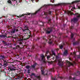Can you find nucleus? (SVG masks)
<instances>
[{
	"label": "nucleus",
	"instance_id": "nucleus-4",
	"mask_svg": "<svg viewBox=\"0 0 80 80\" xmlns=\"http://www.w3.org/2000/svg\"><path fill=\"white\" fill-rule=\"evenodd\" d=\"M23 31L24 32H27V31H28V32H30V31L28 29V25H27L25 26L24 29H23Z\"/></svg>",
	"mask_w": 80,
	"mask_h": 80
},
{
	"label": "nucleus",
	"instance_id": "nucleus-3",
	"mask_svg": "<svg viewBox=\"0 0 80 80\" xmlns=\"http://www.w3.org/2000/svg\"><path fill=\"white\" fill-rule=\"evenodd\" d=\"M46 33L47 34L50 33V32L52 31V28H46Z\"/></svg>",
	"mask_w": 80,
	"mask_h": 80
},
{
	"label": "nucleus",
	"instance_id": "nucleus-34",
	"mask_svg": "<svg viewBox=\"0 0 80 80\" xmlns=\"http://www.w3.org/2000/svg\"><path fill=\"white\" fill-rule=\"evenodd\" d=\"M8 3H10L11 4H12V1H10V0H8Z\"/></svg>",
	"mask_w": 80,
	"mask_h": 80
},
{
	"label": "nucleus",
	"instance_id": "nucleus-61",
	"mask_svg": "<svg viewBox=\"0 0 80 80\" xmlns=\"http://www.w3.org/2000/svg\"><path fill=\"white\" fill-rule=\"evenodd\" d=\"M46 43H43V45H46Z\"/></svg>",
	"mask_w": 80,
	"mask_h": 80
},
{
	"label": "nucleus",
	"instance_id": "nucleus-27",
	"mask_svg": "<svg viewBox=\"0 0 80 80\" xmlns=\"http://www.w3.org/2000/svg\"><path fill=\"white\" fill-rule=\"evenodd\" d=\"M71 38H73V36H74V34H73L72 33V32H71Z\"/></svg>",
	"mask_w": 80,
	"mask_h": 80
},
{
	"label": "nucleus",
	"instance_id": "nucleus-29",
	"mask_svg": "<svg viewBox=\"0 0 80 80\" xmlns=\"http://www.w3.org/2000/svg\"><path fill=\"white\" fill-rule=\"evenodd\" d=\"M59 47L60 49H62V48H63V45H61V46L59 45Z\"/></svg>",
	"mask_w": 80,
	"mask_h": 80
},
{
	"label": "nucleus",
	"instance_id": "nucleus-64",
	"mask_svg": "<svg viewBox=\"0 0 80 80\" xmlns=\"http://www.w3.org/2000/svg\"><path fill=\"white\" fill-rule=\"evenodd\" d=\"M48 53V51L47 52H46L47 53Z\"/></svg>",
	"mask_w": 80,
	"mask_h": 80
},
{
	"label": "nucleus",
	"instance_id": "nucleus-7",
	"mask_svg": "<svg viewBox=\"0 0 80 80\" xmlns=\"http://www.w3.org/2000/svg\"><path fill=\"white\" fill-rule=\"evenodd\" d=\"M3 66H4L5 67L8 66V61L7 60H3Z\"/></svg>",
	"mask_w": 80,
	"mask_h": 80
},
{
	"label": "nucleus",
	"instance_id": "nucleus-14",
	"mask_svg": "<svg viewBox=\"0 0 80 80\" xmlns=\"http://www.w3.org/2000/svg\"><path fill=\"white\" fill-rule=\"evenodd\" d=\"M42 8V7H41V8L39 9L35 13H34L33 14V15H36L37 13H39L40 12V10H41V9Z\"/></svg>",
	"mask_w": 80,
	"mask_h": 80
},
{
	"label": "nucleus",
	"instance_id": "nucleus-53",
	"mask_svg": "<svg viewBox=\"0 0 80 80\" xmlns=\"http://www.w3.org/2000/svg\"><path fill=\"white\" fill-rule=\"evenodd\" d=\"M12 2H15V1H16L17 2V1H16V0H12Z\"/></svg>",
	"mask_w": 80,
	"mask_h": 80
},
{
	"label": "nucleus",
	"instance_id": "nucleus-50",
	"mask_svg": "<svg viewBox=\"0 0 80 80\" xmlns=\"http://www.w3.org/2000/svg\"><path fill=\"white\" fill-rule=\"evenodd\" d=\"M13 49H14V50H16V48H12Z\"/></svg>",
	"mask_w": 80,
	"mask_h": 80
},
{
	"label": "nucleus",
	"instance_id": "nucleus-2",
	"mask_svg": "<svg viewBox=\"0 0 80 80\" xmlns=\"http://www.w3.org/2000/svg\"><path fill=\"white\" fill-rule=\"evenodd\" d=\"M8 70H9V72H10L11 71H14L15 72L16 70H17V67H14L13 65H12V66H8Z\"/></svg>",
	"mask_w": 80,
	"mask_h": 80
},
{
	"label": "nucleus",
	"instance_id": "nucleus-13",
	"mask_svg": "<svg viewBox=\"0 0 80 80\" xmlns=\"http://www.w3.org/2000/svg\"><path fill=\"white\" fill-rule=\"evenodd\" d=\"M31 75L32 76L33 75V76H34L35 77H36V78H38V79H40V77L39 76H35V74L34 73H32Z\"/></svg>",
	"mask_w": 80,
	"mask_h": 80
},
{
	"label": "nucleus",
	"instance_id": "nucleus-55",
	"mask_svg": "<svg viewBox=\"0 0 80 80\" xmlns=\"http://www.w3.org/2000/svg\"><path fill=\"white\" fill-rule=\"evenodd\" d=\"M73 54H74V55H76V53H75V52H74L73 53Z\"/></svg>",
	"mask_w": 80,
	"mask_h": 80
},
{
	"label": "nucleus",
	"instance_id": "nucleus-57",
	"mask_svg": "<svg viewBox=\"0 0 80 80\" xmlns=\"http://www.w3.org/2000/svg\"><path fill=\"white\" fill-rule=\"evenodd\" d=\"M49 41H51V39H50V38H49Z\"/></svg>",
	"mask_w": 80,
	"mask_h": 80
},
{
	"label": "nucleus",
	"instance_id": "nucleus-37",
	"mask_svg": "<svg viewBox=\"0 0 80 80\" xmlns=\"http://www.w3.org/2000/svg\"><path fill=\"white\" fill-rule=\"evenodd\" d=\"M28 73H30V70L28 69Z\"/></svg>",
	"mask_w": 80,
	"mask_h": 80
},
{
	"label": "nucleus",
	"instance_id": "nucleus-24",
	"mask_svg": "<svg viewBox=\"0 0 80 80\" xmlns=\"http://www.w3.org/2000/svg\"><path fill=\"white\" fill-rule=\"evenodd\" d=\"M17 78L19 79L20 80H22V76L21 77L20 76H18V77Z\"/></svg>",
	"mask_w": 80,
	"mask_h": 80
},
{
	"label": "nucleus",
	"instance_id": "nucleus-18",
	"mask_svg": "<svg viewBox=\"0 0 80 80\" xmlns=\"http://www.w3.org/2000/svg\"><path fill=\"white\" fill-rule=\"evenodd\" d=\"M63 55H68V51L65 50L63 52Z\"/></svg>",
	"mask_w": 80,
	"mask_h": 80
},
{
	"label": "nucleus",
	"instance_id": "nucleus-31",
	"mask_svg": "<svg viewBox=\"0 0 80 80\" xmlns=\"http://www.w3.org/2000/svg\"><path fill=\"white\" fill-rule=\"evenodd\" d=\"M50 5V4H45L44 6L46 7H48Z\"/></svg>",
	"mask_w": 80,
	"mask_h": 80
},
{
	"label": "nucleus",
	"instance_id": "nucleus-62",
	"mask_svg": "<svg viewBox=\"0 0 80 80\" xmlns=\"http://www.w3.org/2000/svg\"><path fill=\"white\" fill-rule=\"evenodd\" d=\"M38 40H39V39H40V38H38Z\"/></svg>",
	"mask_w": 80,
	"mask_h": 80
},
{
	"label": "nucleus",
	"instance_id": "nucleus-9",
	"mask_svg": "<svg viewBox=\"0 0 80 80\" xmlns=\"http://www.w3.org/2000/svg\"><path fill=\"white\" fill-rule=\"evenodd\" d=\"M41 57L42 58V60L43 61L44 63H46V61H45V56L44 55L42 54L40 55Z\"/></svg>",
	"mask_w": 80,
	"mask_h": 80
},
{
	"label": "nucleus",
	"instance_id": "nucleus-59",
	"mask_svg": "<svg viewBox=\"0 0 80 80\" xmlns=\"http://www.w3.org/2000/svg\"><path fill=\"white\" fill-rule=\"evenodd\" d=\"M42 68H42V67H41V70H42Z\"/></svg>",
	"mask_w": 80,
	"mask_h": 80
},
{
	"label": "nucleus",
	"instance_id": "nucleus-21",
	"mask_svg": "<svg viewBox=\"0 0 80 80\" xmlns=\"http://www.w3.org/2000/svg\"><path fill=\"white\" fill-rule=\"evenodd\" d=\"M41 72L42 73V75L45 76V72H44V70L43 69L41 70Z\"/></svg>",
	"mask_w": 80,
	"mask_h": 80
},
{
	"label": "nucleus",
	"instance_id": "nucleus-26",
	"mask_svg": "<svg viewBox=\"0 0 80 80\" xmlns=\"http://www.w3.org/2000/svg\"><path fill=\"white\" fill-rule=\"evenodd\" d=\"M54 70V68H52V69H50L49 70V72H53Z\"/></svg>",
	"mask_w": 80,
	"mask_h": 80
},
{
	"label": "nucleus",
	"instance_id": "nucleus-51",
	"mask_svg": "<svg viewBox=\"0 0 80 80\" xmlns=\"http://www.w3.org/2000/svg\"><path fill=\"white\" fill-rule=\"evenodd\" d=\"M59 35H60V36H61V35H62V33H59Z\"/></svg>",
	"mask_w": 80,
	"mask_h": 80
},
{
	"label": "nucleus",
	"instance_id": "nucleus-38",
	"mask_svg": "<svg viewBox=\"0 0 80 80\" xmlns=\"http://www.w3.org/2000/svg\"><path fill=\"white\" fill-rule=\"evenodd\" d=\"M52 11H49V15H51V13H52Z\"/></svg>",
	"mask_w": 80,
	"mask_h": 80
},
{
	"label": "nucleus",
	"instance_id": "nucleus-20",
	"mask_svg": "<svg viewBox=\"0 0 80 80\" xmlns=\"http://www.w3.org/2000/svg\"><path fill=\"white\" fill-rule=\"evenodd\" d=\"M79 43H80L79 41H76L73 43V45H78V44H79Z\"/></svg>",
	"mask_w": 80,
	"mask_h": 80
},
{
	"label": "nucleus",
	"instance_id": "nucleus-41",
	"mask_svg": "<svg viewBox=\"0 0 80 80\" xmlns=\"http://www.w3.org/2000/svg\"><path fill=\"white\" fill-rule=\"evenodd\" d=\"M51 2H52V3H54V0H51Z\"/></svg>",
	"mask_w": 80,
	"mask_h": 80
},
{
	"label": "nucleus",
	"instance_id": "nucleus-40",
	"mask_svg": "<svg viewBox=\"0 0 80 80\" xmlns=\"http://www.w3.org/2000/svg\"><path fill=\"white\" fill-rule=\"evenodd\" d=\"M70 28L71 29H73V26H71V27Z\"/></svg>",
	"mask_w": 80,
	"mask_h": 80
},
{
	"label": "nucleus",
	"instance_id": "nucleus-47",
	"mask_svg": "<svg viewBox=\"0 0 80 80\" xmlns=\"http://www.w3.org/2000/svg\"><path fill=\"white\" fill-rule=\"evenodd\" d=\"M78 58H80V53H79V55L78 56Z\"/></svg>",
	"mask_w": 80,
	"mask_h": 80
},
{
	"label": "nucleus",
	"instance_id": "nucleus-58",
	"mask_svg": "<svg viewBox=\"0 0 80 80\" xmlns=\"http://www.w3.org/2000/svg\"><path fill=\"white\" fill-rule=\"evenodd\" d=\"M17 47H20V46L18 45L17 46Z\"/></svg>",
	"mask_w": 80,
	"mask_h": 80
},
{
	"label": "nucleus",
	"instance_id": "nucleus-12",
	"mask_svg": "<svg viewBox=\"0 0 80 80\" xmlns=\"http://www.w3.org/2000/svg\"><path fill=\"white\" fill-rule=\"evenodd\" d=\"M52 54H50V55H51L52 56H53V55H54V57L53 56V58L52 59H55V52H54L53 51H52Z\"/></svg>",
	"mask_w": 80,
	"mask_h": 80
},
{
	"label": "nucleus",
	"instance_id": "nucleus-45",
	"mask_svg": "<svg viewBox=\"0 0 80 80\" xmlns=\"http://www.w3.org/2000/svg\"><path fill=\"white\" fill-rule=\"evenodd\" d=\"M78 9H80V5L78 6Z\"/></svg>",
	"mask_w": 80,
	"mask_h": 80
},
{
	"label": "nucleus",
	"instance_id": "nucleus-44",
	"mask_svg": "<svg viewBox=\"0 0 80 80\" xmlns=\"http://www.w3.org/2000/svg\"><path fill=\"white\" fill-rule=\"evenodd\" d=\"M77 73H78V72H77V73H75V75H76V76H78V75L77 74Z\"/></svg>",
	"mask_w": 80,
	"mask_h": 80
},
{
	"label": "nucleus",
	"instance_id": "nucleus-39",
	"mask_svg": "<svg viewBox=\"0 0 80 80\" xmlns=\"http://www.w3.org/2000/svg\"><path fill=\"white\" fill-rule=\"evenodd\" d=\"M18 62V61L17 60H14L13 61V62Z\"/></svg>",
	"mask_w": 80,
	"mask_h": 80
},
{
	"label": "nucleus",
	"instance_id": "nucleus-10",
	"mask_svg": "<svg viewBox=\"0 0 80 80\" xmlns=\"http://www.w3.org/2000/svg\"><path fill=\"white\" fill-rule=\"evenodd\" d=\"M66 62L67 63L68 66V67H70L71 65H73V64L71 62H70V61L67 60Z\"/></svg>",
	"mask_w": 80,
	"mask_h": 80
},
{
	"label": "nucleus",
	"instance_id": "nucleus-63",
	"mask_svg": "<svg viewBox=\"0 0 80 80\" xmlns=\"http://www.w3.org/2000/svg\"><path fill=\"white\" fill-rule=\"evenodd\" d=\"M33 0H31V1L32 2H33Z\"/></svg>",
	"mask_w": 80,
	"mask_h": 80
},
{
	"label": "nucleus",
	"instance_id": "nucleus-28",
	"mask_svg": "<svg viewBox=\"0 0 80 80\" xmlns=\"http://www.w3.org/2000/svg\"><path fill=\"white\" fill-rule=\"evenodd\" d=\"M60 5H61V3H59L58 4H55V6L56 7L60 6Z\"/></svg>",
	"mask_w": 80,
	"mask_h": 80
},
{
	"label": "nucleus",
	"instance_id": "nucleus-52",
	"mask_svg": "<svg viewBox=\"0 0 80 80\" xmlns=\"http://www.w3.org/2000/svg\"><path fill=\"white\" fill-rule=\"evenodd\" d=\"M59 78H61V79H62L63 78V77H59Z\"/></svg>",
	"mask_w": 80,
	"mask_h": 80
},
{
	"label": "nucleus",
	"instance_id": "nucleus-48",
	"mask_svg": "<svg viewBox=\"0 0 80 80\" xmlns=\"http://www.w3.org/2000/svg\"><path fill=\"white\" fill-rule=\"evenodd\" d=\"M52 42H49V44H52Z\"/></svg>",
	"mask_w": 80,
	"mask_h": 80
},
{
	"label": "nucleus",
	"instance_id": "nucleus-30",
	"mask_svg": "<svg viewBox=\"0 0 80 80\" xmlns=\"http://www.w3.org/2000/svg\"><path fill=\"white\" fill-rule=\"evenodd\" d=\"M16 57L17 58V59L19 58V55L17 54V55H16Z\"/></svg>",
	"mask_w": 80,
	"mask_h": 80
},
{
	"label": "nucleus",
	"instance_id": "nucleus-33",
	"mask_svg": "<svg viewBox=\"0 0 80 80\" xmlns=\"http://www.w3.org/2000/svg\"><path fill=\"white\" fill-rule=\"evenodd\" d=\"M52 78L53 80H57V79H56V78L55 77V78L52 77Z\"/></svg>",
	"mask_w": 80,
	"mask_h": 80
},
{
	"label": "nucleus",
	"instance_id": "nucleus-54",
	"mask_svg": "<svg viewBox=\"0 0 80 80\" xmlns=\"http://www.w3.org/2000/svg\"><path fill=\"white\" fill-rule=\"evenodd\" d=\"M20 45H22V42H21L20 43Z\"/></svg>",
	"mask_w": 80,
	"mask_h": 80
},
{
	"label": "nucleus",
	"instance_id": "nucleus-15",
	"mask_svg": "<svg viewBox=\"0 0 80 80\" xmlns=\"http://www.w3.org/2000/svg\"><path fill=\"white\" fill-rule=\"evenodd\" d=\"M37 65V63H34L33 65H32L31 66V68H35V67H36V65Z\"/></svg>",
	"mask_w": 80,
	"mask_h": 80
},
{
	"label": "nucleus",
	"instance_id": "nucleus-43",
	"mask_svg": "<svg viewBox=\"0 0 80 80\" xmlns=\"http://www.w3.org/2000/svg\"><path fill=\"white\" fill-rule=\"evenodd\" d=\"M3 20H1V21L0 22V23H3Z\"/></svg>",
	"mask_w": 80,
	"mask_h": 80
},
{
	"label": "nucleus",
	"instance_id": "nucleus-25",
	"mask_svg": "<svg viewBox=\"0 0 80 80\" xmlns=\"http://www.w3.org/2000/svg\"><path fill=\"white\" fill-rule=\"evenodd\" d=\"M30 68V66L29 65H27L26 66V68L27 69H29Z\"/></svg>",
	"mask_w": 80,
	"mask_h": 80
},
{
	"label": "nucleus",
	"instance_id": "nucleus-46",
	"mask_svg": "<svg viewBox=\"0 0 80 80\" xmlns=\"http://www.w3.org/2000/svg\"><path fill=\"white\" fill-rule=\"evenodd\" d=\"M2 64L0 63V68H2Z\"/></svg>",
	"mask_w": 80,
	"mask_h": 80
},
{
	"label": "nucleus",
	"instance_id": "nucleus-49",
	"mask_svg": "<svg viewBox=\"0 0 80 80\" xmlns=\"http://www.w3.org/2000/svg\"><path fill=\"white\" fill-rule=\"evenodd\" d=\"M69 79H72V77L69 76Z\"/></svg>",
	"mask_w": 80,
	"mask_h": 80
},
{
	"label": "nucleus",
	"instance_id": "nucleus-23",
	"mask_svg": "<svg viewBox=\"0 0 80 80\" xmlns=\"http://www.w3.org/2000/svg\"><path fill=\"white\" fill-rule=\"evenodd\" d=\"M42 39H43V40H46V42H47V40H48L46 39L47 37H46V36H45L42 37Z\"/></svg>",
	"mask_w": 80,
	"mask_h": 80
},
{
	"label": "nucleus",
	"instance_id": "nucleus-42",
	"mask_svg": "<svg viewBox=\"0 0 80 80\" xmlns=\"http://www.w3.org/2000/svg\"><path fill=\"white\" fill-rule=\"evenodd\" d=\"M35 46L34 45H33L32 46V49H34V48H35Z\"/></svg>",
	"mask_w": 80,
	"mask_h": 80
},
{
	"label": "nucleus",
	"instance_id": "nucleus-56",
	"mask_svg": "<svg viewBox=\"0 0 80 80\" xmlns=\"http://www.w3.org/2000/svg\"><path fill=\"white\" fill-rule=\"evenodd\" d=\"M13 45H14V46H16L17 45V44H16L15 43V44H13Z\"/></svg>",
	"mask_w": 80,
	"mask_h": 80
},
{
	"label": "nucleus",
	"instance_id": "nucleus-1",
	"mask_svg": "<svg viewBox=\"0 0 80 80\" xmlns=\"http://www.w3.org/2000/svg\"><path fill=\"white\" fill-rule=\"evenodd\" d=\"M64 13H67L68 15H69V14L71 15H74V16H75V15H76V17L77 18H79L80 17V15H79V13H76L74 14L73 12L72 13V12H71V11H68L67 12L66 11H65L64 12Z\"/></svg>",
	"mask_w": 80,
	"mask_h": 80
},
{
	"label": "nucleus",
	"instance_id": "nucleus-32",
	"mask_svg": "<svg viewBox=\"0 0 80 80\" xmlns=\"http://www.w3.org/2000/svg\"><path fill=\"white\" fill-rule=\"evenodd\" d=\"M44 14L46 16H47V15H48V13L47 12H44Z\"/></svg>",
	"mask_w": 80,
	"mask_h": 80
},
{
	"label": "nucleus",
	"instance_id": "nucleus-22",
	"mask_svg": "<svg viewBox=\"0 0 80 80\" xmlns=\"http://www.w3.org/2000/svg\"><path fill=\"white\" fill-rule=\"evenodd\" d=\"M80 1L78 0H76L74 1H73L72 2L71 4H73V3H78V2H79Z\"/></svg>",
	"mask_w": 80,
	"mask_h": 80
},
{
	"label": "nucleus",
	"instance_id": "nucleus-19",
	"mask_svg": "<svg viewBox=\"0 0 80 80\" xmlns=\"http://www.w3.org/2000/svg\"><path fill=\"white\" fill-rule=\"evenodd\" d=\"M7 37V36L5 35L0 34V38H5Z\"/></svg>",
	"mask_w": 80,
	"mask_h": 80
},
{
	"label": "nucleus",
	"instance_id": "nucleus-11",
	"mask_svg": "<svg viewBox=\"0 0 80 80\" xmlns=\"http://www.w3.org/2000/svg\"><path fill=\"white\" fill-rule=\"evenodd\" d=\"M29 33L30 34H29L28 35V33H27V32L26 33H25V34H27V35H28V38H30V37H32V35L31 34V33H30V31L29 32Z\"/></svg>",
	"mask_w": 80,
	"mask_h": 80
},
{
	"label": "nucleus",
	"instance_id": "nucleus-16",
	"mask_svg": "<svg viewBox=\"0 0 80 80\" xmlns=\"http://www.w3.org/2000/svg\"><path fill=\"white\" fill-rule=\"evenodd\" d=\"M61 62H62V59L60 58L58 60V65L59 66H61Z\"/></svg>",
	"mask_w": 80,
	"mask_h": 80
},
{
	"label": "nucleus",
	"instance_id": "nucleus-35",
	"mask_svg": "<svg viewBox=\"0 0 80 80\" xmlns=\"http://www.w3.org/2000/svg\"><path fill=\"white\" fill-rule=\"evenodd\" d=\"M50 58V56L49 55H48L47 56V59L48 60V59H49Z\"/></svg>",
	"mask_w": 80,
	"mask_h": 80
},
{
	"label": "nucleus",
	"instance_id": "nucleus-60",
	"mask_svg": "<svg viewBox=\"0 0 80 80\" xmlns=\"http://www.w3.org/2000/svg\"><path fill=\"white\" fill-rule=\"evenodd\" d=\"M45 75H48V73H46Z\"/></svg>",
	"mask_w": 80,
	"mask_h": 80
},
{
	"label": "nucleus",
	"instance_id": "nucleus-5",
	"mask_svg": "<svg viewBox=\"0 0 80 80\" xmlns=\"http://www.w3.org/2000/svg\"><path fill=\"white\" fill-rule=\"evenodd\" d=\"M14 27L13 29L11 32V33H15L16 32H18V29L16 28L15 26H14Z\"/></svg>",
	"mask_w": 80,
	"mask_h": 80
},
{
	"label": "nucleus",
	"instance_id": "nucleus-36",
	"mask_svg": "<svg viewBox=\"0 0 80 80\" xmlns=\"http://www.w3.org/2000/svg\"><path fill=\"white\" fill-rule=\"evenodd\" d=\"M31 13H29L28 12H27L26 13V15H30Z\"/></svg>",
	"mask_w": 80,
	"mask_h": 80
},
{
	"label": "nucleus",
	"instance_id": "nucleus-8",
	"mask_svg": "<svg viewBox=\"0 0 80 80\" xmlns=\"http://www.w3.org/2000/svg\"><path fill=\"white\" fill-rule=\"evenodd\" d=\"M2 44L4 46H6V47H8L9 45V43H8L7 42H5L4 41H2Z\"/></svg>",
	"mask_w": 80,
	"mask_h": 80
},
{
	"label": "nucleus",
	"instance_id": "nucleus-17",
	"mask_svg": "<svg viewBox=\"0 0 80 80\" xmlns=\"http://www.w3.org/2000/svg\"><path fill=\"white\" fill-rule=\"evenodd\" d=\"M0 58L1 59L3 60H4V59H5V56H4V55H0Z\"/></svg>",
	"mask_w": 80,
	"mask_h": 80
},
{
	"label": "nucleus",
	"instance_id": "nucleus-6",
	"mask_svg": "<svg viewBox=\"0 0 80 80\" xmlns=\"http://www.w3.org/2000/svg\"><path fill=\"white\" fill-rule=\"evenodd\" d=\"M78 21V19L77 18L74 17L73 19H71V22H73L75 23Z\"/></svg>",
	"mask_w": 80,
	"mask_h": 80
}]
</instances>
